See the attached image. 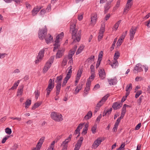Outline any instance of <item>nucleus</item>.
<instances>
[{
	"label": "nucleus",
	"instance_id": "1",
	"mask_svg": "<svg viewBox=\"0 0 150 150\" xmlns=\"http://www.w3.org/2000/svg\"><path fill=\"white\" fill-rule=\"evenodd\" d=\"M69 31L72 34V39L73 40L72 43L79 42L81 37V30L78 31V29L76 28L75 23H73L70 25Z\"/></svg>",
	"mask_w": 150,
	"mask_h": 150
},
{
	"label": "nucleus",
	"instance_id": "2",
	"mask_svg": "<svg viewBox=\"0 0 150 150\" xmlns=\"http://www.w3.org/2000/svg\"><path fill=\"white\" fill-rule=\"evenodd\" d=\"M47 30L46 26L41 29H40L38 33V36L39 38L41 40H43L45 38L47 35Z\"/></svg>",
	"mask_w": 150,
	"mask_h": 150
},
{
	"label": "nucleus",
	"instance_id": "3",
	"mask_svg": "<svg viewBox=\"0 0 150 150\" xmlns=\"http://www.w3.org/2000/svg\"><path fill=\"white\" fill-rule=\"evenodd\" d=\"M51 117L53 120L56 121L60 122L63 120L62 115L57 112H52L51 114Z\"/></svg>",
	"mask_w": 150,
	"mask_h": 150
},
{
	"label": "nucleus",
	"instance_id": "4",
	"mask_svg": "<svg viewBox=\"0 0 150 150\" xmlns=\"http://www.w3.org/2000/svg\"><path fill=\"white\" fill-rule=\"evenodd\" d=\"M54 80L53 81L51 79H50L49 81V84L47 88L46 89L47 91V97H48L50 95V92L53 89L54 87Z\"/></svg>",
	"mask_w": 150,
	"mask_h": 150
},
{
	"label": "nucleus",
	"instance_id": "5",
	"mask_svg": "<svg viewBox=\"0 0 150 150\" xmlns=\"http://www.w3.org/2000/svg\"><path fill=\"white\" fill-rule=\"evenodd\" d=\"M104 139L103 138L101 137L98 138L92 144V148L94 149H96L100 144L101 142Z\"/></svg>",
	"mask_w": 150,
	"mask_h": 150
},
{
	"label": "nucleus",
	"instance_id": "6",
	"mask_svg": "<svg viewBox=\"0 0 150 150\" xmlns=\"http://www.w3.org/2000/svg\"><path fill=\"white\" fill-rule=\"evenodd\" d=\"M109 96V95L108 94L103 97L100 100L97 104L96 107L100 108V107L104 104V102L107 100Z\"/></svg>",
	"mask_w": 150,
	"mask_h": 150
},
{
	"label": "nucleus",
	"instance_id": "7",
	"mask_svg": "<svg viewBox=\"0 0 150 150\" xmlns=\"http://www.w3.org/2000/svg\"><path fill=\"white\" fill-rule=\"evenodd\" d=\"M137 27L132 26L129 30V39L132 40L134 38V35L137 30Z\"/></svg>",
	"mask_w": 150,
	"mask_h": 150
},
{
	"label": "nucleus",
	"instance_id": "8",
	"mask_svg": "<svg viewBox=\"0 0 150 150\" xmlns=\"http://www.w3.org/2000/svg\"><path fill=\"white\" fill-rule=\"evenodd\" d=\"M45 50L43 49L40 50L37 57V59L36 60V63H38L39 61H40L42 59L44 56Z\"/></svg>",
	"mask_w": 150,
	"mask_h": 150
},
{
	"label": "nucleus",
	"instance_id": "9",
	"mask_svg": "<svg viewBox=\"0 0 150 150\" xmlns=\"http://www.w3.org/2000/svg\"><path fill=\"white\" fill-rule=\"evenodd\" d=\"M142 66L140 64H138L136 65L134 67L133 71L134 73H136L137 72H140L143 71Z\"/></svg>",
	"mask_w": 150,
	"mask_h": 150
},
{
	"label": "nucleus",
	"instance_id": "10",
	"mask_svg": "<svg viewBox=\"0 0 150 150\" xmlns=\"http://www.w3.org/2000/svg\"><path fill=\"white\" fill-rule=\"evenodd\" d=\"M122 105L121 103L116 102L113 103L112 107L114 110H117L120 109Z\"/></svg>",
	"mask_w": 150,
	"mask_h": 150
},
{
	"label": "nucleus",
	"instance_id": "11",
	"mask_svg": "<svg viewBox=\"0 0 150 150\" xmlns=\"http://www.w3.org/2000/svg\"><path fill=\"white\" fill-rule=\"evenodd\" d=\"M108 81L109 84L111 86L116 84L117 82V79L116 77H114L113 79H108Z\"/></svg>",
	"mask_w": 150,
	"mask_h": 150
},
{
	"label": "nucleus",
	"instance_id": "12",
	"mask_svg": "<svg viewBox=\"0 0 150 150\" xmlns=\"http://www.w3.org/2000/svg\"><path fill=\"white\" fill-rule=\"evenodd\" d=\"M99 74L100 77L102 79H104L105 77V73L104 69H100L99 70Z\"/></svg>",
	"mask_w": 150,
	"mask_h": 150
},
{
	"label": "nucleus",
	"instance_id": "13",
	"mask_svg": "<svg viewBox=\"0 0 150 150\" xmlns=\"http://www.w3.org/2000/svg\"><path fill=\"white\" fill-rule=\"evenodd\" d=\"M44 39H45L46 43L48 44L52 41L53 37L50 34H48Z\"/></svg>",
	"mask_w": 150,
	"mask_h": 150
},
{
	"label": "nucleus",
	"instance_id": "14",
	"mask_svg": "<svg viewBox=\"0 0 150 150\" xmlns=\"http://www.w3.org/2000/svg\"><path fill=\"white\" fill-rule=\"evenodd\" d=\"M64 50H58L56 55V58H58L61 57L63 54Z\"/></svg>",
	"mask_w": 150,
	"mask_h": 150
},
{
	"label": "nucleus",
	"instance_id": "15",
	"mask_svg": "<svg viewBox=\"0 0 150 150\" xmlns=\"http://www.w3.org/2000/svg\"><path fill=\"white\" fill-rule=\"evenodd\" d=\"M61 86V84H57L56 86V96H58L60 92V90Z\"/></svg>",
	"mask_w": 150,
	"mask_h": 150
},
{
	"label": "nucleus",
	"instance_id": "16",
	"mask_svg": "<svg viewBox=\"0 0 150 150\" xmlns=\"http://www.w3.org/2000/svg\"><path fill=\"white\" fill-rule=\"evenodd\" d=\"M105 23H103L101 25V26L100 28L99 32L98 33V35H103V33L105 32Z\"/></svg>",
	"mask_w": 150,
	"mask_h": 150
},
{
	"label": "nucleus",
	"instance_id": "17",
	"mask_svg": "<svg viewBox=\"0 0 150 150\" xmlns=\"http://www.w3.org/2000/svg\"><path fill=\"white\" fill-rule=\"evenodd\" d=\"M23 86H22L18 87L17 92V96H22V95L23 91Z\"/></svg>",
	"mask_w": 150,
	"mask_h": 150
},
{
	"label": "nucleus",
	"instance_id": "18",
	"mask_svg": "<svg viewBox=\"0 0 150 150\" xmlns=\"http://www.w3.org/2000/svg\"><path fill=\"white\" fill-rule=\"evenodd\" d=\"M63 78V76L61 75L59 76H58L56 77V80L55 82L57 84H62V80Z\"/></svg>",
	"mask_w": 150,
	"mask_h": 150
},
{
	"label": "nucleus",
	"instance_id": "19",
	"mask_svg": "<svg viewBox=\"0 0 150 150\" xmlns=\"http://www.w3.org/2000/svg\"><path fill=\"white\" fill-rule=\"evenodd\" d=\"M92 115V112L91 111H89L87 114L84 116V119L88 120L91 118Z\"/></svg>",
	"mask_w": 150,
	"mask_h": 150
},
{
	"label": "nucleus",
	"instance_id": "20",
	"mask_svg": "<svg viewBox=\"0 0 150 150\" xmlns=\"http://www.w3.org/2000/svg\"><path fill=\"white\" fill-rule=\"evenodd\" d=\"M110 2H107L104 6V12L105 13H107L110 8Z\"/></svg>",
	"mask_w": 150,
	"mask_h": 150
},
{
	"label": "nucleus",
	"instance_id": "21",
	"mask_svg": "<svg viewBox=\"0 0 150 150\" xmlns=\"http://www.w3.org/2000/svg\"><path fill=\"white\" fill-rule=\"evenodd\" d=\"M83 84H79L76 87V88L75 90V94H77L79 91L80 90H81L82 88V86Z\"/></svg>",
	"mask_w": 150,
	"mask_h": 150
},
{
	"label": "nucleus",
	"instance_id": "22",
	"mask_svg": "<svg viewBox=\"0 0 150 150\" xmlns=\"http://www.w3.org/2000/svg\"><path fill=\"white\" fill-rule=\"evenodd\" d=\"M83 139V137H81L80 138V139L78 140L75 145L77 147H79V148H80L82 144Z\"/></svg>",
	"mask_w": 150,
	"mask_h": 150
},
{
	"label": "nucleus",
	"instance_id": "23",
	"mask_svg": "<svg viewBox=\"0 0 150 150\" xmlns=\"http://www.w3.org/2000/svg\"><path fill=\"white\" fill-rule=\"evenodd\" d=\"M20 81L19 80H18L16 82H15L13 86H12V87L9 89V90H14L15 89H16L17 86H18L19 83Z\"/></svg>",
	"mask_w": 150,
	"mask_h": 150
},
{
	"label": "nucleus",
	"instance_id": "24",
	"mask_svg": "<svg viewBox=\"0 0 150 150\" xmlns=\"http://www.w3.org/2000/svg\"><path fill=\"white\" fill-rule=\"evenodd\" d=\"M113 68H115L118 65V63L117 60H114L112 62H111L110 64Z\"/></svg>",
	"mask_w": 150,
	"mask_h": 150
},
{
	"label": "nucleus",
	"instance_id": "25",
	"mask_svg": "<svg viewBox=\"0 0 150 150\" xmlns=\"http://www.w3.org/2000/svg\"><path fill=\"white\" fill-rule=\"evenodd\" d=\"M97 16L95 15L93 16H92L91 18V22L92 24H95L96 21Z\"/></svg>",
	"mask_w": 150,
	"mask_h": 150
},
{
	"label": "nucleus",
	"instance_id": "26",
	"mask_svg": "<svg viewBox=\"0 0 150 150\" xmlns=\"http://www.w3.org/2000/svg\"><path fill=\"white\" fill-rule=\"evenodd\" d=\"M45 139V137H42L39 140L37 144V145L38 146H39V147L40 146L41 147L42 145L44 142V141Z\"/></svg>",
	"mask_w": 150,
	"mask_h": 150
},
{
	"label": "nucleus",
	"instance_id": "27",
	"mask_svg": "<svg viewBox=\"0 0 150 150\" xmlns=\"http://www.w3.org/2000/svg\"><path fill=\"white\" fill-rule=\"evenodd\" d=\"M42 104V102H37L34 104L32 107V109L34 110L40 106Z\"/></svg>",
	"mask_w": 150,
	"mask_h": 150
},
{
	"label": "nucleus",
	"instance_id": "28",
	"mask_svg": "<svg viewBox=\"0 0 150 150\" xmlns=\"http://www.w3.org/2000/svg\"><path fill=\"white\" fill-rule=\"evenodd\" d=\"M75 53V51H70L69 52V53L67 56V59L68 58L69 59H73L72 56Z\"/></svg>",
	"mask_w": 150,
	"mask_h": 150
},
{
	"label": "nucleus",
	"instance_id": "29",
	"mask_svg": "<svg viewBox=\"0 0 150 150\" xmlns=\"http://www.w3.org/2000/svg\"><path fill=\"white\" fill-rule=\"evenodd\" d=\"M68 142L65 141L62 142L61 146L62 147L63 149H67L68 146Z\"/></svg>",
	"mask_w": 150,
	"mask_h": 150
},
{
	"label": "nucleus",
	"instance_id": "30",
	"mask_svg": "<svg viewBox=\"0 0 150 150\" xmlns=\"http://www.w3.org/2000/svg\"><path fill=\"white\" fill-rule=\"evenodd\" d=\"M132 4H127V3L126 4V5L125 8L124 9V12L127 13L129 9L131 7Z\"/></svg>",
	"mask_w": 150,
	"mask_h": 150
},
{
	"label": "nucleus",
	"instance_id": "31",
	"mask_svg": "<svg viewBox=\"0 0 150 150\" xmlns=\"http://www.w3.org/2000/svg\"><path fill=\"white\" fill-rule=\"evenodd\" d=\"M59 41H57L56 40H55V43L54 45V47L53 48V51L54 52L55 50L57 49L59 46H60V45H59Z\"/></svg>",
	"mask_w": 150,
	"mask_h": 150
},
{
	"label": "nucleus",
	"instance_id": "32",
	"mask_svg": "<svg viewBox=\"0 0 150 150\" xmlns=\"http://www.w3.org/2000/svg\"><path fill=\"white\" fill-rule=\"evenodd\" d=\"M85 123H82L80 124L77 127L75 131H80V130L83 128L84 125Z\"/></svg>",
	"mask_w": 150,
	"mask_h": 150
},
{
	"label": "nucleus",
	"instance_id": "33",
	"mask_svg": "<svg viewBox=\"0 0 150 150\" xmlns=\"http://www.w3.org/2000/svg\"><path fill=\"white\" fill-rule=\"evenodd\" d=\"M31 100H28L26 101L25 103V107L26 108H27L28 107L31 105Z\"/></svg>",
	"mask_w": 150,
	"mask_h": 150
},
{
	"label": "nucleus",
	"instance_id": "34",
	"mask_svg": "<svg viewBox=\"0 0 150 150\" xmlns=\"http://www.w3.org/2000/svg\"><path fill=\"white\" fill-rule=\"evenodd\" d=\"M64 35V33L63 32H62L61 33L59 34L56 37V40L57 41H59V40L62 38Z\"/></svg>",
	"mask_w": 150,
	"mask_h": 150
},
{
	"label": "nucleus",
	"instance_id": "35",
	"mask_svg": "<svg viewBox=\"0 0 150 150\" xmlns=\"http://www.w3.org/2000/svg\"><path fill=\"white\" fill-rule=\"evenodd\" d=\"M120 56V53L118 51L116 52L114 56V60H117Z\"/></svg>",
	"mask_w": 150,
	"mask_h": 150
},
{
	"label": "nucleus",
	"instance_id": "36",
	"mask_svg": "<svg viewBox=\"0 0 150 150\" xmlns=\"http://www.w3.org/2000/svg\"><path fill=\"white\" fill-rule=\"evenodd\" d=\"M82 71L83 70L81 69H79L77 72L76 78L80 79L82 73Z\"/></svg>",
	"mask_w": 150,
	"mask_h": 150
},
{
	"label": "nucleus",
	"instance_id": "37",
	"mask_svg": "<svg viewBox=\"0 0 150 150\" xmlns=\"http://www.w3.org/2000/svg\"><path fill=\"white\" fill-rule=\"evenodd\" d=\"M84 48V47L83 46H80L77 50V51L76 52V54H80L81 51H82Z\"/></svg>",
	"mask_w": 150,
	"mask_h": 150
},
{
	"label": "nucleus",
	"instance_id": "38",
	"mask_svg": "<svg viewBox=\"0 0 150 150\" xmlns=\"http://www.w3.org/2000/svg\"><path fill=\"white\" fill-rule=\"evenodd\" d=\"M12 135L11 136L9 135H6L5 137H4L2 139V140L1 141V143L3 144L5 143L6 141L11 136H12Z\"/></svg>",
	"mask_w": 150,
	"mask_h": 150
},
{
	"label": "nucleus",
	"instance_id": "39",
	"mask_svg": "<svg viewBox=\"0 0 150 150\" xmlns=\"http://www.w3.org/2000/svg\"><path fill=\"white\" fill-rule=\"evenodd\" d=\"M117 41V38H116L114 39V41L113 42V43L112 45V46L110 47V50L111 51H112L114 48L115 47V44Z\"/></svg>",
	"mask_w": 150,
	"mask_h": 150
},
{
	"label": "nucleus",
	"instance_id": "40",
	"mask_svg": "<svg viewBox=\"0 0 150 150\" xmlns=\"http://www.w3.org/2000/svg\"><path fill=\"white\" fill-rule=\"evenodd\" d=\"M121 21V20H120L114 25L113 27L115 30H117Z\"/></svg>",
	"mask_w": 150,
	"mask_h": 150
},
{
	"label": "nucleus",
	"instance_id": "41",
	"mask_svg": "<svg viewBox=\"0 0 150 150\" xmlns=\"http://www.w3.org/2000/svg\"><path fill=\"white\" fill-rule=\"evenodd\" d=\"M95 56L93 55L91 56L89 58H88L87 61L88 63H91L92 61H93L94 60Z\"/></svg>",
	"mask_w": 150,
	"mask_h": 150
},
{
	"label": "nucleus",
	"instance_id": "42",
	"mask_svg": "<svg viewBox=\"0 0 150 150\" xmlns=\"http://www.w3.org/2000/svg\"><path fill=\"white\" fill-rule=\"evenodd\" d=\"M132 88V83H130L129 85H127L126 88V91H130V90Z\"/></svg>",
	"mask_w": 150,
	"mask_h": 150
},
{
	"label": "nucleus",
	"instance_id": "43",
	"mask_svg": "<svg viewBox=\"0 0 150 150\" xmlns=\"http://www.w3.org/2000/svg\"><path fill=\"white\" fill-rule=\"evenodd\" d=\"M53 62V61H51V62L49 61L47 62L45 65V66L47 67L48 68H50L51 66L52 63Z\"/></svg>",
	"mask_w": 150,
	"mask_h": 150
},
{
	"label": "nucleus",
	"instance_id": "44",
	"mask_svg": "<svg viewBox=\"0 0 150 150\" xmlns=\"http://www.w3.org/2000/svg\"><path fill=\"white\" fill-rule=\"evenodd\" d=\"M67 62V57H65L63 59L62 63V65L63 66H65Z\"/></svg>",
	"mask_w": 150,
	"mask_h": 150
},
{
	"label": "nucleus",
	"instance_id": "45",
	"mask_svg": "<svg viewBox=\"0 0 150 150\" xmlns=\"http://www.w3.org/2000/svg\"><path fill=\"white\" fill-rule=\"evenodd\" d=\"M55 143V141L52 142L51 144V146H50V148H49L47 150H53Z\"/></svg>",
	"mask_w": 150,
	"mask_h": 150
},
{
	"label": "nucleus",
	"instance_id": "46",
	"mask_svg": "<svg viewBox=\"0 0 150 150\" xmlns=\"http://www.w3.org/2000/svg\"><path fill=\"white\" fill-rule=\"evenodd\" d=\"M90 90V87L86 86L84 90V93L85 94V96H86L88 93V91Z\"/></svg>",
	"mask_w": 150,
	"mask_h": 150
},
{
	"label": "nucleus",
	"instance_id": "47",
	"mask_svg": "<svg viewBox=\"0 0 150 150\" xmlns=\"http://www.w3.org/2000/svg\"><path fill=\"white\" fill-rule=\"evenodd\" d=\"M32 15L33 16H35L36 14H37L38 12L35 9V7L34 8L32 11Z\"/></svg>",
	"mask_w": 150,
	"mask_h": 150
},
{
	"label": "nucleus",
	"instance_id": "48",
	"mask_svg": "<svg viewBox=\"0 0 150 150\" xmlns=\"http://www.w3.org/2000/svg\"><path fill=\"white\" fill-rule=\"evenodd\" d=\"M126 112V110L122 108V112L121 113V116L120 117L122 118H123L125 115Z\"/></svg>",
	"mask_w": 150,
	"mask_h": 150
},
{
	"label": "nucleus",
	"instance_id": "49",
	"mask_svg": "<svg viewBox=\"0 0 150 150\" xmlns=\"http://www.w3.org/2000/svg\"><path fill=\"white\" fill-rule=\"evenodd\" d=\"M88 124L86 123L84 125V127H83L82 131H87L88 130Z\"/></svg>",
	"mask_w": 150,
	"mask_h": 150
},
{
	"label": "nucleus",
	"instance_id": "50",
	"mask_svg": "<svg viewBox=\"0 0 150 150\" xmlns=\"http://www.w3.org/2000/svg\"><path fill=\"white\" fill-rule=\"evenodd\" d=\"M101 52L102 53V51H101L100 52V54H99L98 55V58L97 61H99L100 62L102 60V58L103 56L102 54H101Z\"/></svg>",
	"mask_w": 150,
	"mask_h": 150
},
{
	"label": "nucleus",
	"instance_id": "51",
	"mask_svg": "<svg viewBox=\"0 0 150 150\" xmlns=\"http://www.w3.org/2000/svg\"><path fill=\"white\" fill-rule=\"evenodd\" d=\"M110 14H108L107 15H106V16H105V18H104L103 22V23H104L105 21L108 20L110 18Z\"/></svg>",
	"mask_w": 150,
	"mask_h": 150
},
{
	"label": "nucleus",
	"instance_id": "52",
	"mask_svg": "<svg viewBox=\"0 0 150 150\" xmlns=\"http://www.w3.org/2000/svg\"><path fill=\"white\" fill-rule=\"evenodd\" d=\"M122 39H119L118 40V41L116 44L117 47L120 46V45H121L122 43Z\"/></svg>",
	"mask_w": 150,
	"mask_h": 150
},
{
	"label": "nucleus",
	"instance_id": "53",
	"mask_svg": "<svg viewBox=\"0 0 150 150\" xmlns=\"http://www.w3.org/2000/svg\"><path fill=\"white\" fill-rule=\"evenodd\" d=\"M142 92L141 91H138L135 95V98H138L139 96L142 93Z\"/></svg>",
	"mask_w": 150,
	"mask_h": 150
},
{
	"label": "nucleus",
	"instance_id": "54",
	"mask_svg": "<svg viewBox=\"0 0 150 150\" xmlns=\"http://www.w3.org/2000/svg\"><path fill=\"white\" fill-rule=\"evenodd\" d=\"M144 98V96H140V97L139 98V99L138 100V104L139 105H140L141 103L142 102V100L143 99V98Z\"/></svg>",
	"mask_w": 150,
	"mask_h": 150
},
{
	"label": "nucleus",
	"instance_id": "55",
	"mask_svg": "<svg viewBox=\"0 0 150 150\" xmlns=\"http://www.w3.org/2000/svg\"><path fill=\"white\" fill-rule=\"evenodd\" d=\"M120 0H118L117 1V4H116V6L115 7H114V9H116L118 7H119L120 6Z\"/></svg>",
	"mask_w": 150,
	"mask_h": 150
},
{
	"label": "nucleus",
	"instance_id": "56",
	"mask_svg": "<svg viewBox=\"0 0 150 150\" xmlns=\"http://www.w3.org/2000/svg\"><path fill=\"white\" fill-rule=\"evenodd\" d=\"M100 88V86L99 84H97L95 85L94 87L93 90V91H96L97 90V89L99 88Z\"/></svg>",
	"mask_w": 150,
	"mask_h": 150
},
{
	"label": "nucleus",
	"instance_id": "57",
	"mask_svg": "<svg viewBox=\"0 0 150 150\" xmlns=\"http://www.w3.org/2000/svg\"><path fill=\"white\" fill-rule=\"evenodd\" d=\"M35 95V98L36 99H37L38 98L39 96V93L38 92V90L35 91L34 92Z\"/></svg>",
	"mask_w": 150,
	"mask_h": 150
},
{
	"label": "nucleus",
	"instance_id": "58",
	"mask_svg": "<svg viewBox=\"0 0 150 150\" xmlns=\"http://www.w3.org/2000/svg\"><path fill=\"white\" fill-rule=\"evenodd\" d=\"M45 10L46 11V12H49L51 10V6L50 4H49L47 6Z\"/></svg>",
	"mask_w": 150,
	"mask_h": 150
},
{
	"label": "nucleus",
	"instance_id": "59",
	"mask_svg": "<svg viewBox=\"0 0 150 150\" xmlns=\"http://www.w3.org/2000/svg\"><path fill=\"white\" fill-rule=\"evenodd\" d=\"M118 125L117 124V123H115L114 127L112 129V130H113V131H115V130L117 131V127H118Z\"/></svg>",
	"mask_w": 150,
	"mask_h": 150
},
{
	"label": "nucleus",
	"instance_id": "60",
	"mask_svg": "<svg viewBox=\"0 0 150 150\" xmlns=\"http://www.w3.org/2000/svg\"><path fill=\"white\" fill-rule=\"evenodd\" d=\"M94 72H91V75L90 77H89V78H88L90 80V79H91L92 80H93L95 78L94 76Z\"/></svg>",
	"mask_w": 150,
	"mask_h": 150
},
{
	"label": "nucleus",
	"instance_id": "61",
	"mask_svg": "<svg viewBox=\"0 0 150 150\" xmlns=\"http://www.w3.org/2000/svg\"><path fill=\"white\" fill-rule=\"evenodd\" d=\"M91 81L89 79H88L87 82L86 83V86L90 87L91 84Z\"/></svg>",
	"mask_w": 150,
	"mask_h": 150
},
{
	"label": "nucleus",
	"instance_id": "62",
	"mask_svg": "<svg viewBox=\"0 0 150 150\" xmlns=\"http://www.w3.org/2000/svg\"><path fill=\"white\" fill-rule=\"evenodd\" d=\"M141 123H139L135 127L134 130H138L139 129L141 126Z\"/></svg>",
	"mask_w": 150,
	"mask_h": 150
},
{
	"label": "nucleus",
	"instance_id": "63",
	"mask_svg": "<svg viewBox=\"0 0 150 150\" xmlns=\"http://www.w3.org/2000/svg\"><path fill=\"white\" fill-rule=\"evenodd\" d=\"M26 7L27 9H30L31 7V6L28 2H26L25 3Z\"/></svg>",
	"mask_w": 150,
	"mask_h": 150
},
{
	"label": "nucleus",
	"instance_id": "64",
	"mask_svg": "<svg viewBox=\"0 0 150 150\" xmlns=\"http://www.w3.org/2000/svg\"><path fill=\"white\" fill-rule=\"evenodd\" d=\"M97 125L95 124L91 128L92 131H95L97 129Z\"/></svg>",
	"mask_w": 150,
	"mask_h": 150
}]
</instances>
